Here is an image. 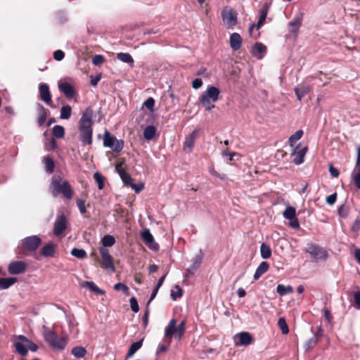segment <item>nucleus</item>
Segmentation results:
<instances>
[{
    "label": "nucleus",
    "mask_w": 360,
    "mask_h": 360,
    "mask_svg": "<svg viewBox=\"0 0 360 360\" xmlns=\"http://www.w3.org/2000/svg\"><path fill=\"white\" fill-rule=\"evenodd\" d=\"M94 110L87 107L79 120V140L84 144L91 145L93 143Z\"/></svg>",
    "instance_id": "1"
},
{
    "label": "nucleus",
    "mask_w": 360,
    "mask_h": 360,
    "mask_svg": "<svg viewBox=\"0 0 360 360\" xmlns=\"http://www.w3.org/2000/svg\"><path fill=\"white\" fill-rule=\"evenodd\" d=\"M51 193L53 196L63 194L65 198L70 200L74 195V191L67 180H63V178L58 176H53L50 184Z\"/></svg>",
    "instance_id": "2"
},
{
    "label": "nucleus",
    "mask_w": 360,
    "mask_h": 360,
    "mask_svg": "<svg viewBox=\"0 0 360 360\" xmlns=\"http://www.w3.org/2000/svg\"><path fill=\"white\" fill-rule=\"evenodd\" d=\"M43 337L51 347L56 349H63L68 343L67 338L59 337L54 330L45 326H43Z\"/></svg>",
    "instance_id": "3"
},
{
    "label": "nucleus",
    "mask_w": 360,
    "mask_h": 360,
    "mask_svg": "<svg viewBox=\"0 0 360 360\" xmlns=\"http://www.w3.org/2000/svg\"><path fill=\"white\" fill-rule=\"evenodd\" d=\"M219 94L220 91L218 88L214 86H210L200 96L199 102L206 110L210 111L214 108L213 103L219 99Z\"/></svg>",
    "instance_id": "4"
},
{
    "label": "nucleus",
    "mask_w": 360,
    "mask_h": 360,
    "mask_svg": "<svg viewBox=\"0 0 360 360\" xmlns=\"http://www.w3.org/2000/svg\"><path fill=\"white\" fill-rule=\"evenodd\" d=\"M185 325L186 321H182L177 326H176V321L174 319H172L168 326L166 327L165 330V335L167 338H172V336L174 335L175 338L178 340H181L185 333Z\"/></svg>",
    "instance_id": "5"
},
{
    "label": "nucleus",
    "mask_w": 360,
    "mask_h": 360,
    "mask_svg": "<svg viewBox=\"0 0 360 360\" xmlns=\"http://www.w3.org/2000/svg\"><path fill=\"white\" fill-rule=\"evenodd\" d=\"M41 243V239L37 236H31L21 240L20 253L27 255L29 252L36 251Z\"/></svg>",
    "instance_id": "6"
},
{
    "label": "nucleus",
    "mask_w": 360,
    "mask_h": 360,
    "mask_svg": "<svg viewBox=\"0 0 360 360\" xmlns=\"http://www.w3.org/2000/svg\"><path fill=\"white\" fill-rule=\"evenodd\" d=\"M103 146L110 148L114 153H120L124 148V141L122 139H117L105 130L103 134Z\"/></svg>",
    "instance_id": "7"
},
{
    "label": "nucleus",
    "mask_w": 360,
    "mask_h": 360,
    "mask_svg": "<svg viewBox=\"0 0 360 360\" xmlns=\"http://www.w3.org/2000/svg\"><path fill=\"white\" fill-rule=\"evenodd\" d=\"M99 252L102 260L101 263V267L114 272L115 271V267L113 262V258L110 255L109 250L104 247H101L99 248Z\"/></svg>",
    "instance_id": "8"
},
{
    "label": "nucleus",
    "mask_w": 360,
    "mask_h": 360,
    "mask_svg": "<svg viewBox=\"0 0 360 360\" xmlns=\"http://www.w3.org/2000/svg\"><path fill=\"white\" fill-rule=\"evenodd\" d=\"M305 251L311 255L314 260L316 261L325 260L328 257L327 251L324 248L316 244H310Z\"/></svg>",
    "instance_id": "9"
},
{
    "label": "nucleus",
    "mask_w": 360,
    "mask_h": 360,
    "mask_svg": "<svg viewBox=\"0 0 360 360\" xmlns=\"http://www.w3.org/2000/svg\"><path fill=\"white\" fill-rule=\"evenodd\" d=\"M224 23L228 29H232L237 23V13L233 9L224 10L221 13Z\"/></svg>",
    "instance_id": "10"
},
{
    "label": "nucleus",
    "mask_w": 360,
    "mask_h": 360,
    "mask_svg": "<svg viewBox=\"0 0 360 360\" xmlns=\"http://www.w3.org/2000/svg\"><path fill=\"white\" fill-rule=\"evenodd\" d=\"M199 130L195 129L193 130L189 135L186 136L185 141L183 145V150L187 153H190L192 152L195 140L198 136Z\"/></svg>",
    "instance_id": "11"
},
{
    "label": "nucleus",
    "mask_w": 360,
    "mask_h": 360,
    "mask_svg": "<svg viewBox=\"0 0 360 360\" xmlns=\"http://www.w3.org/2000/svg\"><path fill=\"white\" fill-rule=\"evenodd\" d=\"M67 219L64 214L57 217L53 224V234L56 236H60L67 229Z\"/></svg>",
    "instance_id": "12"
},
{
    "label": "nucleus",
    "mask_w": 360,
    "mask_h": 360,
    "mask_svg": "<svg viewBox=\"0 0 360 360\" xmlns=\"http://www.w3.org/2000/svg\"><path fill=\"white\" fill-rule=\"evenodd\" d=\"M141 236L146 245H147L148 248L155 251L158 250L159 245L155 242L154 238L149 229H144L141 232Z\"/></svg>",
    "instance_id": "13"
},
{
    "label": "nucleus",
    "mask_w": 360,
    "mask_h": 360,
    "mask_svg": "<svg viewBox=\"0 0 360 360\" xmlns=\"http://www.w3.org/2000/svg\"><path fill=\"white\" fill-rule=\"evenodd\" d=\"M26 269L27 264L23 261L12 262L8 266V271L12 275L21 274L26 271Z\"/></svg>",
    "instance_id": "14"
},
{
    "label": "nucleus",
    "mask_w": 360,
    "mask_h": 360,
    "mask_svg": "<svg viewBox=\"0 0 360 360\" xmlns=\"http://www.w3.org/2000/svg\"><path fill=\"white\" fill-rule=\"evenodd\" d=\"M40 99L48 105L52 106V99L49 86L46 84H40L39 86Z\"/></svg>",
    "instance_id": "15"
},
{
    "label": "nucleus",
    "mask_w": 360,
    "mask_h": 360,
    "mask_svg": "<svg viewBox=\"0 0 360 360\" xmlns=\"http://www.w3.org/2000/svg\"><path fill=\"white\" fill-rule=\"evenodd\" d=\"M58 89L60 92L64 94L68 99H72L76 95V91H75L72 85L68 82L59 83Z\"/></svg>",
    "instance_id": "16"
},
{
    "label": "nucleus",
    "mask_w": 360,
    "mask_h": 360,
    "mask_svg": "<svg viewBox=\"0 0 360 360\" xmlns=\"http://www.w3.org/2000/svg\"><path fill=\"white\" fill-rule=\"evenodd\" d=\"M303 15V13H300L298 15H295L290 22H289L288 25L290 27V32L291 34L297 35L298 30L302 25Z\"/></svg>",
    "instance_id": "17"
},
{
    "label": "nucleus",
    "mask_w": 360,
    "mask_h": 360,
    "mask_svg": "<svg viewBox=\"0 0 360 360\" xmlns=\"http://www.w3.org/2000/svg\"><path fill=\"white\" fill-rule=\"evenodd\" d=\"M266 46L260 42H257L252 49V54L257 59H262L266 52Z\"/></svg>",
    "instance_id": "18"
},
{
    "label": "nucleus",
    "mask_w": 360,
    "mask_h": 360,
    "mask_svg": "<svg viewBox=\"0 0 360 360\" xmlns=\"http://www.w3.org/2000/svg\"><path fill=\"white\" fill-rule=\"evenodd\" d=\"M252 341L251 335L247 332L240 333L235 338L237 345H248Z\"/></svg>",
    "instance_id": "19"
},
{
    "label": "nucleus",
    "mask_w": 360,
    "mask_h": 360,
    "mask_svg": "<svg viewBox=\"0 0 360 360\" xmlns=\"http://www.w3.org/2000/svg\"><path fill=\"white\" fill-rule=\"evenodd\" d=\"M56 253V245L52 243H49L44 245L41 250L40 254L44 257H53Z\"/></svg>",
    "instance_id": "20"
},
{
    "label": "nucleus",
    "mask_w": 360,
    "mask_h": 360,
    "mask_svg": "<svg viewBox=\"0 0 360 360\" xmlns=\"http://www.w3.org/2000/svg\"><path fill=\"white\" fill-rule=\"evenodd\" d=\"M242 38L238 33H233L230 36V46L234 51L238 50L241 47Z\"/></svg>",
    "instance_id": "21"
},
{
    "label": "nucleus",
    "mask_w": 360,
    "mask_h": 360,
    "mask_svg": "<svg viewBox=\"0 0 360 360\" xmlns=\"http://www.w3.org/2000/svg\"><path fill=\"white\" fill-rule=\"evenodd\" d=\"M269 11V6L267 4H264L259 9V18L256 24V27L259 30L264 23Z\"/></svg>",
    "instance_id": "22"
},
{
    "label": "nucleus",
    "mask_w": 360,
    "mask_h": 360,
    "mask_svg": "<svg viewBox=\"0 0 360 360\" xmlns=\"http://www.w3.org/2000/svg\"><path fill=\"white\" fill-rule=\"evenodd\" d=\"M311 90V87L309 85H301L294 89L297 99L300 101L302 98Z\"/></svg>",
    "instance_id": "23"
},
{
    "label": "nucleus",
    "mask_w": 360,
    "mask_h": 360,
    "mask_svg": "<svg viewBox=\"0 0 360 360\" xmlns=\"http://www.w3.org/2000/svg\"><path fill=\"white\" fill-rule=\"evenodd\" d=\"M269 264L267 262H261L255 272L254 279L258 280L262 276V274H264L269 270Z\"/></svg>",
    "instance_id": "24"
},
{
    "label": "nucleus",
    "mask_w": 360,
    "mask_h": 360,
    "mask_svg": "<svg viewBox=\"0 0 360 360\" xmlns=\"http://www.w3.org/2000/svg\"><path fill=\"white\" fill-rule=\"evenodd\" d=\"M117 58L123 63L129 64L131 68L134 67V60L129 53H117Z\"/></svg>",
    "instance_id": "25"
},
{
    "label": "nucleus",
    "mask_w": 360,
    "mask_h": 360,
    "mask_svg": "<svg viewBox=\"0 0 360 360\" xmlns=\"http://www.w3.org/2000/svg\"><path fill=\"white\" fill-rule=\"evenodd\" d=\"M307 151V148L305 147L304 148L300 149L297 152L295 153L293 155L295 157L293 160V162L297 165H299L303 163L304 160V156H305Z\"/></svg>",
    "instance_id": "26"
},
{
    "label": "nucleus",
    "mask_w": 360,
    "mask_h": 360,
    "mask_svg": "<svg viewBox=\"0 0 360 360\" xmlns=\"http://www.w3.org/2000/svg\"><path fill=\"white\" fill-rule=\"evenodd\" d=\"M18 281L15 277L0 278V288L7 289Z\"/></svg>",
    "instance_id": "27"
},
{
    "label": "nucleus",
    "mask_w": 360,
    "mask_h": 360,
    "mask_svg": "<svg viewBox=\"0 0 360 360\" xmlns=\"http://www.w3.org/2000/svg\"><path fill=\"white\" fill-rule=\"evenodd\" d=\"M38 110H39V117L37 120L38 124L41 127L42 126L47 117V110L41 104H38Z\"/></svg>",
    "instance_id": "28"
},
{
    "label": "nucleus",
    "mask_w": 360,
    "mask_h": 360,
    "mask_svg": "<svg viewBox=\"0 0 360 360\" xmlns=\"http://www.w3.org/2000/svg\"><path fill=\"white\" fill-rule=\"evenodd\" d=\"M82 286L88 288L91 292L97 295H104L105 293V292L100 289L93 281H84Z\"/></svg>",
    "instance_id": "29"
},
{
    "label": "nucleus",
    "mask_w": 360,
    "mask_h": 360,
    "mask_svg": "<svg viewBox=\"0 0 360 360\" xmlns=\"http://www.w3.org/2000/svg\"><path fill=\"white\" fill-rule=\"evenodd\" d=\"M143 340L133 342L129 347L126 359L131 358L142 346Z\"/></svg>",
    "instance_id": "30"
},
{
    "label": "nucleus",
    "mask_w": 360,
    "mask_h": 360,
    "mask_svg": "<svg viewBox=\"0 0 360 360\" xmlns=\"http://www.w3.org/2000/svg\"><path fill=\"white\" fill-rule=\"evenodd\" d=\"M44 163L45 165V170L47 173L51 174L54 171L55 162L51 157L49 155L44 158Z\"/></svg>",
    "instance_id": "31"
},
{
    "label": "nucleus",
    "mask_w": 360,
    "mask_h": 360,
    "mask_svg": "<svg viewBox=\"0 0 360 360\" xmlns=\"http://www.w3.org/2000/svg\"><path fill=\"white\" fill-rule=\"evenodd\" d=\"M156 132V129L153 125L147 126L143 130V137L146 140H151L154 138Z\"/></svg>",
    "instance_id": "32"
},
{
    "label": "nucleus",
    "mask_w": 360,
    "mask_h": 360,
    "mask_svg": "<svg viewBox=\"0 0 360 360\" xmlns=\"http://www.w3.org/2000/svg\"><path fill=\"white\" fill-rule=\"evenodd\" d=\"M118 174L125 185L131 186L133 184L131 176L124 169L118 171Z\"/></svg>",
    "instance_id": "33"
},
{
    "label": "nucleus",
    "mask_w": 360,
    "mask_h": 360,
    "mask_svg": "<svg viewBox=\"0 0 360 360\" xmlns=\"http://www.w3.org/2000/svg\"><path fill=\"white\" fill-rule=\"evenodd\" d=\"M276 292L280 295L283 296L293 292V288L291 285L285 286L284 285L278 284L276 287Z\"/></svg>",
    "instance_id": "34"
},
{
    "label": "nucleus",
    "mask_w": 360,
    "mask_h": 360,
    "mask_svg": "<svg viewBox=\"0 0 360 360\" xmlns=\"http://www.w3.org/2000/svg\"><path fill=\"white\" fill-rule=\"evenodd\" d=\"M102 247H112L115 243V238L111 235H105L101 239Z\"/></svg>",
    "instance_id": "35"
},
{
    "label": "nucleus",
    "mask_w": 360,
    "mask_h": 360,
    "mask_svg": "<svg viewBox=\"0 0 360 360\" xmlns=\"http://www.w3.org/2000/svg\"><path fill=\"white\" fill-rule=\"evenodd\" d=\"M260 253L263 259H269L271 256V250L269 245L262 243L260 246Z\"/></svg>",
    "instance_id": "36"
},
{
    "label": "nucleus",
    "mask_w": 360,
    "mask_h": 360,
    "mask_svg": "<svg viewBox=\"0 0 360 360\" xmlns=\"http://www.w3.org/2000/svg\"><path fill=\"white\" fill-rule=\"evenodd\" d=\"M52 135L54 138L62 139L65 136V129L63 126L56 125L53 128Z\"/></svg>",
    "instance_id": "37"
},
{
    "label": "nucleus",
    "mask_w": 360,
    "mask_h": 360,
    "mask_svg": "<svg viewBox=\"0 0 360 360\" xmlns=\"http://www.w3.org/2000/svg\"><path fill=\"white\" fill-rule=\"evenodd\" d=\"M303 131L302 129L297 130L295 134L289 137L288 143L290 146H292L298 140L303 136Z\"/></svg>",
    "instance_id": "38"
},
{
    "label": "nucleus",
    "mask_w": 360,
    "mask_h": 360,
    "mask_svg": "<svg viewBox=\"0 0 360 360\" xmlns=\"http://www.w3.org/2000/svg\"><path fill=\"white\" fill-rule=\"evenodd\" d=\"M94 179L98 184V189L102 190L105 186V177L101 173L96 172L94 174Z\"/></svg>",
    "instance_id": "39"
},
{
    "label": "nucleus",
    "mask_w": 360,
    "mask_h": 360,
    "mask_svg": "<svg viewBox=\"0 0 360 360\" xmlns=\"http://www.w3.org/2000/svg\"><path fill=\"white\" fill-rule=\"evenodd\" d=\"M86 354V350L83 347H76L72 349V354L76 358H82Z\"/></svg>",
    "instance_id": "40"
},
{
    "label": "nucleus",
    "mask_w": 360,
    "mask_h": 360,
    "mask_svg": "<svg viewBox=\"0 0 360 360\" xmlns=\"http://www.w3.org/2000/svg\"><path fill=\"white\" fill-rule=\"evenodd\" d=\"M14 347L15 348L16 352L22 355V356H26L27 354V349L26 348V346L20 342H16L14 343Z\"/></svg>",
    "instance_id": "41"
},
{
    "label": "nucleus",
    "mask_w": 360,
    "mask_h": 360,
    "mask_svg": "<svg viewBox=\"0 0 360 360\" xmlns=\"http://www.w3.org/2000/svg\"><path fill=\"white\" fill-rule=\"evenodd\" d=\"M296 210L295 208L291 206L288 207L284 212L283 217L287 219H292L295 218L296 217Z\"/></svg>",
    "instance_id": "42"
},
{
    "label": "nucleus",
    "mask_w": 360,
    "mask_h": 360,
    "mask_svg": "<svg viewBox=\"0 0 360 360\" xmlns=\"http://www.w3.org/2000/svg\"><path fill=\"white\" fill-rule=\"evenodd\" d=\"M72 112V108L70 105L63 106L60 110V116L61 119L68 120L70 117Z\"/></svg>",
    "instance_id": "43"
},
{
    "label": "nucleus",
    "mask_w": 360,
    "mask_h": 360,
    "mask_svg": "<svg viewBox=\"0 0 360 360\" xmlns=\"http://www.w3.org/2000/svg\"><path fill=\"white\" fill-rule=\"evenodd\" d=\"M278 326L283 334L286 335L289 333V328L285 318L281 317L278 321Z\"/></svg>",
    "instance_id": "44"
},
{
    "label": "nucleus",
    "mask_w": 360,
    "mask_h": 360,
    "mask_svg": "<svg viewBox=\"0 0 360 360\" xmlns=\"http://www.w3.org/2000/svg\"><path fill=\"white\" fill-rule=\"evenodd\" d=\"M71 255L78 259H84L86 257V252L84 250L76 248L72 249Z\"/></svg>",
    "instance_id": "45"
},
{
    "label": "nucleus",
    "mask_w": 360,
    "mask_h": 360,
    "mask_svg": "<svg viewBox=\"0 0 360 360\" xmlns=\"http://www.w3.org/2000/svg\"><path fill=\"white\" fill-rule=\"evenodd\" d=\"M202 255L201 254L195 255V257L193 259V263L191 266V269L193 270H197L200 267L202 263Z\"/></svg>",
    "instance_id": "46"
},
{
    "label": "nucleus",
    "mask_w": 360,
    "mask_h": 360,
    "mask_svg": "<svg viewBox=\"0 0 360 360\" xmlns=\"http://www.w3.org/2000/svg\"><path fill=\"white\" fill-rule=\"evenodd\" d=\"M352 304L355 309H360V291L354 292Z\"/></svg>",
    "instance_id": "47"
},
{
    "label": "nucleus",
    "mask_w": 360,
    "mask_h": 360,
    "mask_svg": "<svg viewBox=\"0 0 360 360\" xmlns=\"http://www.w3.org/2000/svg\"><path fill=\"white\" fill-rule=\"evenodd\" d=\"M114 290L117 291L122 290L126 295H129V288L122 283H117L114 285Z\"/></svg>",
    "instance_id": "48"
},
{
    "label": "nucleus",
    "mask_w": 360,
    "mask_h": 360,
    "mask_svg": "<svg viewBox=\"0 0 360 360\" xmlns=\"http://www.w3.org/2000/svg\"><path fill=\"white\" fill-rule=\"evenodd\" d=\"M174 288L176 290V291H174L173 290H172L171 291V297L173 300H176L177 298L181 297L183 295V290L179 287V285H176L174 286Z\"/></svg>",
    "instance_id": "49"
},
{
    "label": "nucleus",
    "mask_w": 360,
    "mask_h": 360,
    "mask_svg": "<svg viewBox=\"0 0 360 360\" xmlns=\"http://www.w3.org/2000/svg\"><path fill=\"white\" fill-rule=\"evenodd\" d=\"M85 201H86L85 200L80 199V198L77 199V200H76L77 206L79 208V212L82 214H84L86 212Z\"/></svg>",
    "instance_id": "50"
},
{
    "label": "nucleus",
    "mask_w": 360,
    "mask_h": 360,
    "mask_svg": "<svg viewBox=\"0 0 360 360\" xmlns=\"http://www.w3.org/2000/svg\"><path fill=\"white\" fill-rule=\"evenodd\" d=\"M338 214L343 218H346L349 214V208L345 205H342L338 210Z\"/></svg>",
    "instance_id": "51"
},
{
    "label": "nucleus",
    "mask_w": 360,
    "mask_h": 360,
    "mask_svg": "<svg viewBox=\"0 0 360 360\" xmlns=\"http://www.w3.org/2000/svg\"><path fill=\"white\" fill-rule=\"evenodd\" d=\"M129 303L131 310L134 312L137 313L139 311V306L136 299L134 297H131L129 300Z\"/></svg>",
    "instance_id": "52"
},
{
    "label": "nucleus",
    "mask_w": 360,
    "mask_h": 360,
    "mask_svg": "<svg viewBox=\"0 0 360 360\" xmlns=\"http://www.w3.org/2000/svg\"><path fill=\"white\" fill-rule=\"evenodd\" d=\"M105 61V58L102 55H96L92 60L94 65L98 66L102 65Z\"/></svg>",
    "instance_id": "53"
},
{
    "label": "nucleus",
    "mask_w": 360,
    "mask_h": 360,
    "mask_svg": "<svg viewBox=\"0 0 360 360\" xmlns=\"http://www.w3.org/2000/svg\"><path fill=\"white\" fill-rule=\"evenodd\" d=\"M154 105L155 100L152 97L148 98L143 103V106H145L147 109L150 110V111H153Z\"/></svg>",
    "instance_id": "54"
},
{
    "label": "nucleus",
    "mask_w": 360,
    "mask_h": 360,
    "mask_svg": "<svg viewBox=\"0 0 360 360\" xmlns=\"http://www.w3.org/2000/svg\"><path fill=\"white\" fill-rule=\"evenodd\" d=\"M168 339H169V340H168V342H167V345H164V344H162V345H160L158 346V354H159V353H162V352H166V351H167V350H168L169 347L170 343H171V341H172V339H170V338H168Z\"/></svg>",
    "instance_id": "55"
},
{
    "label": "nucleus",
    "mask_w": 360,
    "mask_h": 360,
    "mask_svg": "<svg viewBox=\"0 0 360 360\" xmlns=\"http://www.w3.org/2000/svg\"><path fill=\"white\" fill-rule=\"evenodd\" d=\"M65 57V53L61 50H57L53 53V58L56 60L60 61Z\"/></svg>",
    "instance_id": "56"
},
{
    "label": "nucleus",
    "mask_w": 360,
    "mask_h": 360,
    "mask_svg": "<svg viewBox=\"0 0 360 360\" xmlns=\"http://www.w3.org/2000/svg\"><path fill=\"white\" fill-rule=\"evenodd\" d=\"M319 341V340L317 339V338H315L314 336L312 337L307 342V348L308 349L313 348L314 347H315L316 345V344L318 343Z\"/></svg>",
    "instance_id": "57"
},
{
    "label": "nucleus",
    "mask_w": 360,
    "mask_h": 360,
    "mask_svg": "<svg viewBox=\"0 0 360 360\" xmlns=\"http://www.w3.org/2000/svg\"><path fill=\"white\" fill-rule=\"evenodd\" d=\"M329 172L330 176L333 178H338L340 175L338 169L335 168L332 165H329Z\"/></svg>",
    "instance_id": "58"
},
{
    "label": "nucleus",
    "mask_w": 360,
    "mask_h": 360,
    "mask_svg": "<svg viewBox=\"0 0 360 360\" xmlns=\"http://www.w3.org/2000/svg\"><path fill=\"white\" fill-rule=\"evenodd\" d=\"M353 180L356 187L360 189V167L359 168L358 172L354 174Z\"/></svg>",
    "instance_id": "59"
},
{
    "label": "nucleus",
    "mask_w": 360,
    "mask_h": 360,
    "mask_svg": "<svg viewBox=\"0 0 360 360\" xmlns=\"http://www.w3.org/2000/svg\"><path fill=\"white\" fill-rule=\"evenodd\" d=\"M351 229L354 233L359 232V231L360 230V218L356 219Z\"/></svg>",
    "instance_id": "60"
},
{
    "label": "nucleus",
    "mask_w": 360,
    "mask_h": 360,
    "mask_svg": "<svg viewBox=\"0 0 360 360\" xmlns=\"http://www.w3.org/2000/svg\"><path fill=\"white\" fill-rule=\"evenodd\" d=\"M202 85V80L200 78H196L192 82V87L195 89L200 88Z\"/></svg>",
    "instance_id": "61"
},
{
    "label": "nucleus",
    "mask_w": 360,
    "mask_h": 360,
    "mask_svg": "<svg viewBox=\"0 0 360 360\" xmlns=\"http://www.w3.org/2000/svg\"><path fill=\"white\" fill-rule=\"evenodd\" d=\"M336 199H337V194L335 193L333 194L328 195L326 198V202L330 205H333L335 202Z\"/></svg>",
    "instance_id": "62"
},
{
    "label": "nucleus",
    "mask_w": 360,
    "mask_h": 360,
    "mask_svg": "<svg viewBox=\"0 0 360 360\" xmlns=\"http://www.w3.org/2000/svg\"><path fill=\"white\" fill-rule=\"evenodd\" d=\"M101 75H98L95 77L91 76V84L94 86H96L98 82L101 80Z\"/></svg>",
    "instance_id": "63"
},
{
    "label": "nucleus",
    "mask_w": 360,
    "mask_h": 360,
    "mask_svg": "<svg viewBox=\"0 0 360 360\" xmlns=\"http://www.w3.org/2000/svg\"><path fill=\"white\" fill-rule=\"evenodd\" d=\"M290 226L293 229H299L300 228V223L298 219L295 217L294 219H290Z\"/></svg>",
    "instance_id": "64"
}]
</instances>
